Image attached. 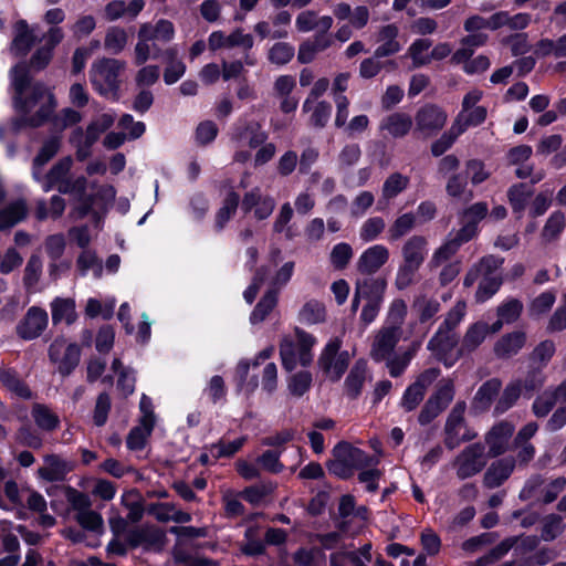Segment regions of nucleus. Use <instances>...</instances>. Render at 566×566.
Returning <instances> with one entry per match:
<instances>
[{"instance_id": "f03ea898", "label": "nucleus", "mask_w": 566, "mask_h": 566, "mask_svg": "<svg viewBox=\"0 0 566 566\" xmlns=\"http://www.w3.org/2000/svg\"><path fill=\"white\" fill-rule=\"evenodd\" d=\"M503 262V258L489 254L481 258L465 274L463 284L467 287L472 286L475 281L481 277L475 292V300L478 302L489 300L500 290L503 283L501 274Z\"/></svg>"}, {"instance_id": "9d476101", "label": "nucleus", "mask_w": 566, "mask_h": 566, "mask_svg": "<svg viewBox=\"0 0 566 566\" xmlns=\"http://www.w3.org/2000/svg\"><path fill=\"white\" fill-rule=\"evenodd\" d=\"M454 397V386L451 379H443L439 382L437 390L427 399L422 406L418 422L420 426L431 423L447 407Z\"/></svg>"}, {"instance_id": "58836bf2", "label": "nucleus", "mask_w": 566, "mask_h": 566, "mask_svg": "<svg viewBox=\"0 0 566 566\" xmlns=\"http://www.w3.org/2000/svg\"><path fill=\"white\" fill-rule=\"evenodd\" d=\"M28 214L24 199L15 200L0 210V231L7 230L22 221Z\"/></svg>"}, {"instance_id": "a19ab883", "label": "nucleus", "mask_w": 566, "mask_h": 566, "mask_svg": "<svg viewBox=\"0 0 566 566\" xmlns=\"http://www.w3.org/2000/svg\"><path fill=\"white\" fill-rule=\"evenodd\" d=\"M60 139L57 137H51L42 145L39 154L33 159V177L35 180H41V169L48 164L59 151Z\"/></svg>"}, {"instance_id": "2eb2a0df", "label": "nucleus", "mask_w": 566, "mask_h": 566, "mask_svg": "<svg viewBox=\"0 0 566 566\" xmlns=\"http://www.w3.org/2000/svg\"><path fill=\"white\" fill-rule=\"evenodd\" d=\"M402 334L403 331L382 325L374 336L369 353L370 357L378 363L386 359L389 354L395 352Z\"/></svg>"}, {"instance_id": "de8ad7c7", "label": "nucleus", "mask_w": 566, "mask_h": 566, "mask_svg": "<svg viewBox=\"0 0 566 566\" xmlns=\"http://www.w3.org/2000/svg\"><path fill=\"white\" fill-rule=\"evenodd\" d=\"M417 223V217L412 212H407L398 218L390 224L388 229V237L390 241H397L408 234Z\"/></svg>"}, {"instance_id": "f257e3e1", "label": "nucleus", "mask_w": 566, "mask_h": 566, "mask_svg": "<svg viewBox=\"0 0 566 566\" xmlns=\"http://www.w3.org/2000/svg\"><path fill=\"white\" fill-rule=\"evenodd\" d=\"M14 105L23 114L13 120V128L18 132L25 125L39 127L44 124L54 112L56 102L44 84L35 83L28 96H14Z\"/></svg>"}, {"instance_id": "8fccbe9b", "label": "nucleus", "mask_w": 566, "mask_h": 566, "mask_svg": "<svg viewBox=\"0 0 566 566\" xmlns=\"http://www.w3.org/2000/svg\"><path fill=\"white\" fill-rule=\"evenodd\" d=\"M532 193V189L524 182L511 186L507 190V198L513 211L522 212Z\"/></svg>"}, {"instance_id": "72a5a7b5", "label": "nucleus", "mask_w": 566, "mask_h": 566, "mask_svg": "<svg viewBox=\"0 0 566 566\" xmlns=\"http://www.w3.org/2000/svg\"><path fill=\"white\" fill-rule=\"evenodd\" d=\"M72 163L73 161L70 157H65L51 167L43 179L44 191H50L53 188L59 190V187L63 184H67Z\"/></svg>"}, {"instance_id": "f704fd0d", "label": "nucleus", "mask_w": 566, "mask_h": 566, "mask_svg": "<svg viewBox=\"0 0 566 566\" xmlns=\"http://www.w3.org/2000/svg\"><path fill=\"white\" fill-rule=\"evenodd\" d=\"M459 343V337L455 331L444 328L440 325L436 334L428 342V349L437 353L438 355H447Z\"/></svg>"}, {"instance_id": "bb28decb", "label": "nucleus", "mask_w": 566, "mask_h": 566, "mask_svg": "<svg viewBox=\"0 0 566 566\" xmlns=\"http://www.w3.org/2000/svg\"><path fill=\"white\" fill-rule=\"evenodd\" d=\"M427 238L420 234L410 237L402 245V262L420 269L427 254Z\"/></svg>"}, {"instance_id": "4468645a", "label": "nucleus", "mask_w": 566, "mask_h": 566, "mask_svg": "<svg viewBox=\"0 0 566 566\" xmlns=\"http://www.w3.org/2000/svg\"><path fill=\"white\" fill-rule=\"evenodd\" d=\"M64 38L65 34L62 28H49L42 35L44 44L38 48L30 57V69L34 71L44 70L52 61L55 48Z\"/></svg>"}, {"instance_id": "c85d7f7f", "label": "nucleus", "mask_w": 566, "mask_h": 566, "mask_svg": "<svg viewBox=\"0 0 566 566\" xmlns=\"http://www.w3.org/2000/svg\"><path fill=\"white\" fill-rule=\"evenodd\" d=\"M526 334L515 331L503 335L494 344V354L497 358L507 359L516 355L525 345Z\"/></svg>"}, {"instance_id": "c756f323", "label": "nucleus", "mask_w": 566, "mask_h": 566, "mask_svg": "<svg viewBox=\"0 0 566 566\" xmlns=\"http://www.w3.org/2000/svg\"><path fill=\"white\" fill-rule=\"evenodd\" d=\"M502 382L497 378L486 380L476 391L472 400V409L476 412L486 411L499 395Z\"/></svg>"}, {"instance_id": "b1692460", "label": "nucleus", "mask_w": 566, "mask_h": 566, "mask_svg": "<svg viewBox=\"0 0 566 566\" xmlns=\"http://www.w3.org/2000/svg\"><path fill=\"white\" fill-rule=\"evenodd\" d=\"M489 324L485 322H475L465 331L461 344L458 348V357L470 355L479 348L489 334Z\"/></svg>"}, {"instance_id": "39448f33", "label": "nucleus", "mask_w": 566, "mask_h": 566, "mask_svg": "<svg viewBox=\"0 0 566 566\" xmlns=\"http://www.w3.org/2000/svg\"><path fill=\"white\" fill-rule=\"evenodd\" d=\"M465 401H458L447 416L442 434L448 450H454L478 437V432L469 426L465 419Z\"/></svg>"}, {"instance_id": "774afa93", "label": "nucleus", "mask_w": 566, "mask_h": 566, "mask_svg": "<svg viewBox=\"0 0 566 566\" xmlns=\"http://www.w3.org/2000/svg\"><path fill=\"white\" fill-rule=\"evenodd\" d=\"M310 112V124L315 128H323L329 120L332 105L327 101L314 102Z\"/></svg>"}, {"instance_id": "f8f14e48", "label": "nucleus", "mask_w": 566, "mask_h": 566, "mask_svg": "<svg viewBox=\"0 0 566 566\" xmlns=\"http://www.w3.org/2000/svg\"><path fill=\"white\" fill-rule=\"evenodd\" d=\"M447 118V113L440 106L426 104L415 115V133L426 138L431 137L443 128Z\"/></svg>"}, {"instance_id": "6ab92c4d", "label": "nucleus", "mask_w": 566, "mask_h": 566, "mask_svg": "<svg viewBox=\"0 0 566 566\" xmlns=\"http://www.w3.org/2000/svg\"><path fill=\"white\" fill-rule=\"evenodd\" d=\"M558 402H566V379L538 395L532 405V411L535 417L545 418Z\"/></svg>"}, {"instance_id": "4c0bfd02", "label": "nucleus", "mask_w": 566, "mask_h": 566, "mask_svg": "<svg viewBox=\"0 0 566 566\" xmlns=\"http://www.w3.org/2000/svg\"><path fill=\"white\" fill-rule=\"evenodd\" d=\"M367 379V363L363 359H359L352 367L346 380H345V392L352 398L356 399L364 386V382Z\"/></svg>"}, {"instance_id": "37998d69", "label": "nucleus", "mask_w": 566, "mask_h": 566, "mask_svg": "<svg viewBox=\"0 0 566 566\" xmlns=\"http://www.w3.org/2000/svg\"><path fill=\"white\" fill-rule=\"evenodd\" d=\"M279 301V294L275 289H268L264 295L255 305L251 313L250 322L252 324H259L263 322L266 316L274 310Z\"/></svg>"}, {"instance_id": "aec40b11", "label": "nucleus", "mask_w": 566, "mask_h": 566, "mask_svg": "<svg viewBox=\"0 0 566 566\" xmlns=\"http://www.w3.org/2000/svg\"><path fill=\"white\" fill-rule=\"evenodd\" d=\"M12 31L11 53L14 56H25L38 41L34 29L25 20L20 19L13 24Z\"/></svg>"}, {"instance_id": "ea45409f", "label": "nucleus", "mask_w": 566, "mask_h": 566, "mask_svg": "<svg viewBox=\"0 0 566 566\" xmlns=\"http://www.w3.org/2000/svg\"><path fill=\"white\" fill-rule=\"evenodd\" d=\"M31 416L36 427L44 431H54L60 426L59 416L44 403L35 402L32 405Z\"/></svg>"}, {"instance_id": "9b49d317", "label": "nucleus", "mask_w": 566, "mask_h": 566, "mask_svg": "<svg viewBox=\"0 0 566 566\" xmlns=\"http://www.w3.org/2000/svg\"><path fill=\"white\" fill-rule=\"evenodd\" d=\"M342 340L338 337L331 339L318 358V366L333 381L340 379L349 364V354L339 353Z\"/></svg>"}, {"instance_id": "603ef678", "label": "nucleus", "mask_w": 566, "mask_h": 566, "mask_svg": "<svg viewBox=\"0 0 566 566\" xmlns=\"http://www.w3.org/2000/svg\"><path fill=\"white\" fill-rule=\"evenodd\" d=\"M127 41L128 35L123 28L111 27L105 34L104 48L113 54H118L125 49Z\"/></svg>"}, {"instance_id": "09e8293b", "label": "nucleus", "mask_w": 566, "mask_h": 566, "mask_svg": "<svg viewBox=\"0 0 566 566\" xmlns=\"http://www.w3.org/2000/svg\"><path fill=\"white\" fill-rule=\"evenodd\" d=\"M240 201V196L235 191L231 190L226 196L222 207L218 210L216 216V227L218 230H222L226 223L235 213Z\"/></svg>"}, {"instance_id": "338daca9", "label": "nucleus", "mask_w": 566, "mask_h": 566, "mask_svg": "<svg viewBox=\"0 0 566 566\" xmlns=\"http://www.w3.org/2000/svg\"><path fill=\"white\" fill-rule=\"evenodd\" d=\"M353 249L348 243L342 242L336 245L331 251L329 261L334 269L344 270L349 264L353 258Z\"/></svg>"}, {"instance_id": "79ce46f5", "label": "nucleus", "mask_w": 566, "mask_h": 566, "mask_svg": "<svg viewBox=\"0 0 566 566\" xmlns=\"http://www.w3.org/2000/svg\"><path fill=\"white\" fill-rule=\"evenodd\" d=\"M52 321L57 324L64 321L71 325L76 319L75 302L72 298H55L52 304Z\"/></svg>"}, {"instance_id": "473e14b6", "label": "nucleus", "mask_w": 566, "mask_h": 566, "mask_svg": "<svg viewBox=\"0 0 566 566\" xmlns=\"http://www.w3.org/2000/svg\"><path fill=\"white\" fill-rule=\"evenodd\" d=\"M412 127V118L406 113H392L385 117L380 124V129L386 130L394 138L405 137Z\"/></svg>"}, {"instance_id": "680f3d73", "label": "nucleus", "mask_w": 566, "mask_h": 566, "mask_svg": "<svg viewBox=\"0 0 566 566\" xmlns=\"http://www.w3.org/2000/svg\"><path fill=\"white\" fill-rule=\"evenodd\" d=\"M42 274V261L38 254H32L25 265L23 284L28 291H31L40 281Z\"/></svg>"}, {"instance_id": "4d7b16f0", "label": "nucleus", "mask_w": 566, "mask_h": 566, "mask_svg": "<svg viewBox=\"0 0 566 566\" xmlns=\"http://www.w3.org/2000/svg\"><path fill=\"white\" fill-rule=\"evenodd\" d=\"M249 368L250 363L247 360H241L237 366L238 391L243 392L247 397H250L259 386L255 376L248 379Z\"/></svg>"}, {"instance_id": "3c124183", "label": "nucleus", "mask_w": 566, "mask_h": 566, "mask_svg": "<svg viewBox=\"0 0 566 566\" xmlns=\"http://www.w3.org/2000/svg\"><path fill=\"white\" fill-rule=\"evenodd\" d=\"M522 392V384L520 381L510 382L503 390L497 400L494 412L501 415L512 408L518 400Z\"/></svg>"}, {"instance_id": "412c9836", "label": "nucleus", "mask_w": 566, "mask_h": 566, "mask_svg": "<svg viewBox=\"0 0 566 566\" xmlns=\"http://www.w3.org/2000/svg\"><path fill=\"white\" fill-rule=\"evenodd\" d=\"M389 260V250L376 244L365 250L357 261V271L361 274L373 275Z\"/></svg>"}, {"instance_id": "e433bc0d", "label": "nucleus", "mask_w": 566, "mask_h": 566, "mask_svg": "<svg viewBox=\"0 0 566 566\" xmlns=\"http://www.w3.org/2000/svg\"><path fill=\"white\" fill-rule=\"evenodd\" d=\"M417 349L418 344L413 343L403 352L389 354L388 357L382 360L386 364L389 375L394 378L400 377L412 360Z\"/></svg>"}, {"instance_id": "a878e982", "label": "nucleus", "mask_w": 566, "mask_h": 566, "mask_svg": "<svg viewBox=\"0 0 566 566\" xmlns=\"http://www.w3.org/2000/svg\"><path fill=\"white\" fill-rule=\"evenodd\" d=\"M399 35V29L396 24H386L379 28L376 36L379 45L376 48V56H390L398 53L401 50V45L397 40Z\"/></svg>"}, {"instance_id": "a18cd8bd", "label": "nucleus", "mask_w": 566, "mask_h": 566, "mask_svg": "<svg viewBox=\"0 0 566 566\" xmlns=\"http://www.w3.org/2000/svg\"><path fill=\"white\" fill-rule=\"evenodd\" d=\"M298 318L305 324L323 323L326 319V307L317 300H310L302 306Z\"/></svg>"}, {"instance_id": "052dcab7", "label": "nucleus", "mask_w": 566, "mask_h": 566, "mask_svg": "<svg viewBox=\"0 0 566 566\" xmlns=\"http://www.w3.org/2000/svg\"><path fill=\"white\" fill-rule=\"evenodd\" d=\"M270 274H271V268L269 265H261L255 269L253 277H252V282L243 293L244 300L249 304H252L254 302L261 286L269 279Z\"/></svg>"}, {"instance_id": "5701e85b", "label": "nucleus", "mask_w": 566, "mask_h": 566, "mask_svg": "<svg viewBox=\"0 0 566 566\" xmlns=\"http://www.w3.org/2000/svg\"><path fill=\"white\" fill-rule=\"evenodd\" d=\"M386 287V279L379 276H368L357 280L355 284L357 296L363 297L366 303H382Z\"/></svg>"}, {"instance_id": "69168bd1", "label": "nucleus", "mask_w": 566, "mask_h": 566, "mask_svg": "<svg viewBox=\"0 0 566 566\" xmlns=\"http://www.w3.org/2000/svg\"><path fill=\"white\" fill-rule=\"evenodd\" d=\"M280 356L283 367L291 371L296 367L298 348L290 337H284L280 343Z\"/></svg>"}, {"instance_id": "6e6552de", "label": "nucleus", "mask_w": 566, "mask_h": 566, "mask_svg": "<svg viewBox=\"0 0 566 566\" xmlns=\"http://www.w3.org/2000/svg\"><path fill=\"white\" fill-rule=\"evenodd\" d=\"M488 457L483 443L475 442L467 446L452 461L457 476L460 480H465L476 475L485 468Z\"/></svg>"}, {"instance_id": "864d4df0", "label": "nucleus", "mask_w": 566, "mask_h": 566, "mask_svg": "<svg viewBox=\"0 0 566 566\" xmlns=\"http://www.w3.org/2000/svg\"><path fill=\"white\" fill-rule=\"evenodd\" d=\"M565 525L563 517L558 514H548L543 518L541 537L545 542H552L563 534Z\"/></svg>"}, {"instance_id": "f3484780", "label": "nucleus", "mask_w": 566, "mask_h": 566, "mask_svg": "<svg viewBox=\"0 0 566 566\" xmlns=\"http://www.w3.org/2000/svg\"><path fill=\"white\" fill-rule=\"evenodd\" d=\"M46 312L40 307L32 306L17 325L15 331L19 337L30 340L39 337L46 328Z\"/></svg>"}, {"instance_id": "c03bdc74", "label": "nucleus", "mask_w": 566, "mask_h": 566, "mask_svg": "<svg viewBox=\"0 0 566 566\" xmlns=\"http://www.w3.org/2000/svg\"><path fill=\"white\" fill-rule=\"evenodd\" d=\"M409 177L400 172H392L385 180L381 188L382 199L389 201L396 198L399 193L407 189L409 186Z\"/></svg>"}, {"instance_id": "20e7f679", "label": "nucleus", "mask_w": 566, "mask_h": 566, "mask_svg": "<svg viewBox=\"0 0 566 566\" xmlns=\"http://www.w3.org/2000/svg\"><path fill=\"white\" fill-rule=\"evenodd\" d=\"M332 453L333 459L327 462V469L329 473L340 479H349L355 470L378 463L377 458L369 457L363 450L345 441L337 443Z\"/></svg>"}, {"instance_id": "1a4fd4ad", "label": "nucleus", "mask_w": 566, "mask_h": 566, "mask_svg": "<svg viewBox=\"0 0 566 566\" xmlns=\"http://www.w3.org/2000/svg\"><path fill=\"white\" fill-rule=\"evenodd\" d=\"M49 359L56 365L62 377H67L80 364L81 348L76 343H67L64 337H56L49 347Z\"/></svg>"}, {"instance_id": "a211bd4d", "label": "nucleus", "mask_w": 566, "mask_h": 566, "mask_svg": "<svg viewBox=\"0 0 566 566\" xmlns=\"http://www.w3.org/2000/svg\"><path fill=\"white\" fill-rule=\"evenodd\" d=\"M515 470V459L511 455L493 461L483 474L484 488H500L510 479Z\"/></svg>"}, {"instance_id": "2f4dec72", "label": "nucleus", "mask_w": 566, "mask_h": 566, "mask_svg": "<svg viewBox=\"0 0 566 566\" xmlns=\"http://www.w3.org/2000/svg\"><path fill=\"white\" fill-rule=\"evenodd\" d=\"M166 63L164 81L167 85L178 82L186 73V64L178 57L176 48H168L161 52Z\"/></svg>"}, {"instance_id": "5fc2aeb1", "label": "nucleus", "mask_w": 566, "mask_h": 566, "mask_svg": "<svg viewBox=\"0 0 566 566\" xmlns=\"http://www.w3.org/2000/svg\"><path fill=\"white\" fill-rule=\"evenodd\" d=\"M566 226V218L562 211H555L547 219L543 230L542 238L546 242H552L558 238Z\"/></svg>"}, {"instance_id": "7ed1b4c3", "label": "nucleus", "mask_w": 566, "mask_h": 566, "mask_svg": "<svg viewBox=\"0 0 566 566\" xmlns=\"http://www.w3.org/2000/svg\"><path fill=\"white\" fill-rule=\"evenodd\" d=\"M125 69V61L113 57L98 59L91 66L90 81L102 96L117 101L119 98V76Z\"/></svg>"}, {"instance_id": "7c9ffc66", "label": "nucleus", "mask_w": 566, "mask_h": 566, "mask_svg": "<svg viewBox=\"0 0 566 566\" xmlns=\"http://www.w3.org/2000/svg\"><path fill=\"white\" fill-rule=\"evenodd\" d=\"M175 35L174 24L166 19H160L156 24L143 23L138 30V36L149 39L151 41L170 42Z\"/></svg>"}, {"instance_id": "0eeeda50", "label": "nucleus", "mask_w": 566, "mask_h": 566, "mask_svg": "<svg viewBox=\"0 0 566 566\" xmlns=\"http://www.w3.org/2000/svg\"><path fill=\"white\" fill-rule=\"evenodd\" d=\"M64 495L72 510L76 512L75 520L84 528L91 532L103 531L102 515L92 510L90 496L71 485L63 486Z\"/></svg>"}, {"instance_id": "0e129e2a", "label": "nucleus", "mask_w": 566, "mask_h": 566, "mask_svg": "<svg viewBox=\"0 0 566 566\" xmlns=\"http://www.w3.org/2000/svg\"><path fill=\"white\" fill-rule=\"evenodd\" d=\"M515 539H504L499 545L493 547L488 554L476 559L475 563L470 566H489L491 564L499 562L509 553V551L513 547Z\"/></svg>"}, {"instance_id": "423d86ee", "label": "nucleus", "mask_w": 566, "mask_h": 566, "mask_svg": "<svg viewBox=\"0 0 566 566\" xmlns=\"http://www.w3.org/2000/svg\"><path fill=\"white\" fill-rule=\"evenodd\" d=\"M565 489V476H558L548 482L544 475L533 474L525 481L518 497L522 501L536 500L537 502L549 504L553 503Z\"/></svg>"}, {"instance_id": "e2e57ef3", "label": "nucleus", "mask_w": 566, "mask_h": 566, "mask_svg": "<svg viewBox=\"0 0 566 566\" xmlns=\"http://www.w3.org/2000/svg\"><path fill=\"white\" fill-rule=\"evenodd\" d=\"M432 45V42L428 39L416 40L408 49V54L412 60V67L418 69L430 63L429 55L423 53L428 51Z\"/></svg>"}, {"instance_id": "13d9d810", "label": "nucleus", "mask_w": 566, "mask_h": 566, "mask_svg": "<svg viewBox=\"0 0 566 566\" xmlns=\"http://www.w3.org/2000/svg\"><path fill=\"white\" fill-rule=\"evenodd\" d=\"M524 305L517 298H509L501 303L496 308L497 317L502 318V322L506 324L515 323L523 312Z\"/></svg>"}, {"instance_id": "6e6d98bb", "label": "nucleus", "mask_w": 566, "mask_h": 566, "mask_svg": "<svg viewBox=\"0 0 566 566\" xmlns=\"http://www.w3.org/2000/svg\"><path fill=\"white\" fill-rule=\"evenodd\" d=\"M447 193L452 198L465 197L467 200L473 198V192L468 190L467 176L462 174H452L446 185Z\"/></svg>"}, {"instance_id": "bf43d9fd", "label": "nucleus", "mask_w": 566, "mask_h": 566, "mask_svg": "<svg viewBox=\"0 0 566 566\" xmlns=\"http://www.w3.org/2000/svg\"><path fill=\"white\" fill-rule=\"evenodd\" d=\"M76 266L82 275H85L88 270H92L95 276L99 277L103 272L102 261L92 250H83L81 252L76 260Z\"/></svg>"}, {"instance_id": "dca6fc26", "label": "nucleus", "mask_w": 566, "mask_h": 566, "mask_svg": "<svg viewBox=\"0 0 566 566\" xmlns=\"http://www.w3.org/2000/svg\"><path fill=\"white\" fill-rule=\"evenodd\" d=\"M514 424L509 421L495 423L485 434L484 440L488 446V455L497 458L509 450L510 440L514 433Z\"/></svg>"}, {"instance_id": "4be33fe9", "label": "nucleus", "mask_w": 566, "mask_h": 566, "mask_svg": "<svg viewBox=\"0 0 566 566\" xmlns=\"http://www.w3.org/2000/svg\"><path fill=\"white\" fill-rule=\"evenodd\" d=\"M73 470V464L57 454L44 457V465L39 468L38 474L48 482L63 481Z\"/></svg>"}, {"instance_id": "c9c22d12", "label": "nucleus", "mask_w": 566, "mask_h": 566, "mask_svg": "<svg viewBox=\"0 0 566 566\" xmlns=\"http://www.w3.org/2000/svg\"><path fill=\"white\" fill-rule=\"evenodd\" d=\"M0 382L9 391L22 399L33 398V392L14 369L0 367Z\"/></svg>"}, {"instance_id": "393cba45", "label": "nucleus", "mask_w": 566, "mask_h": 566, "mask_svg": "<svg viewBox=\"0 0 566 566\" xmlns=\"http://www.w3.org/2000/svg\"><path fill=\"white\" fill-rule=\"evenodd\" d=\"M333 44V40L327 33H316L312 39L302 42L298 46L297 61L301 64L313 62L316 55Z\"/></svg>"}, {"instance_id": "ddd939ff", "label": "nucleus", "mask_w": 566, "mask_h": 566, "mask_svg": "<svg viewBox=\"0 0 566 566\" xmlns=\"http://www.w3.org/2000/svg\"><path fill=\"white\" fill-rule=\"evenodd\" d=\"M126 541L130 548L143 547L145 551L160 552L167 543V536L161 528L155 525H145L130 530Z\"/></svg>"}, {"instance_id": "cd10ccee", "label": "nucleus", "mask_w": 566, "mask_h": 566, "mask_svg": "<svg viewBox=\"0 0 566 566\" xmlns=\"http://www.w3.org/2000/svg\"><path fill=\"white\" fill-rule=\"evenodd\" d=\"M333 22L331 15L318 17L316 11L305 10L296 17L295 25L300 32H310L316 29L317 33H327Z\"/></svg>"}, {"instance_id": "49530a36", "label": "nucleus", "mask_w": 566, "mask_h": 566, "mask_svg": "<svg viewBox=\"0 0 566 566\" xmlns=\"http://www.w3.org/2000/svg\"><path fill=\"white\" fill-rule=\"evenodd\" d=\"M486 114L488 112L484 106H476L469 112L461 111L453 120V124L457 128H460L461 133H464L468 127L482 124L486 118Z\"/></svg>"}]
</instances>
